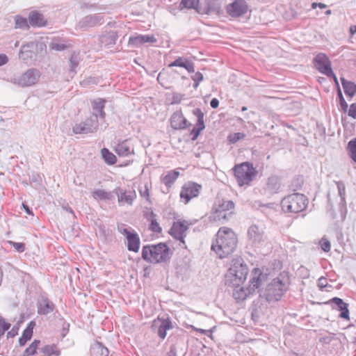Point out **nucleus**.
<instances>
[{"instance_id": "nucleus-1", "label": "nucleus", "mask_w": 356, "mask_h": 356, "mask_svg": "<svg viewBox=\"0 0 356 356\" xmlns=\"http://www.w3.org/2000/svg\"><path fill=\"white\" fill-rule=\"evenodd\" d=\"M237 245V237L230 228L222 227L216 234L211 244V250L219 258L223 259L234 252Z\"/></svg>"}, {"instance_id": "nucleus-2", "label": "nucleus", "mask_w": 356, "mask_h": 356, "mask_svg": "<svg viewBox=\"0 0 356 356\" xmlns=\"http://www.w3.org/2000/svg\"><path fill=\"white\" fill-rule=\"evenodd\" d=\"M249 270L241 257L233 259L229 268L225 275V284L227 286H240L245 281Z\"/></svg>"}, {"instance_id": "nucleus-3", "label": "nucleus", "mask_w": 356, "mask_h": 356, "mask_svg": "<svg viewBox=\"0 0 356 356\" xmlns=\"http://www.w3.org/2000/svg\"><path fill=\"white\" fill-rule=\"evenodd\" d=\"M170 249L165 243L146 245L143 247L141 257L150 264L165 263L170 259Z\"/></svg>"}, {"instance_id": "nucleus-4", "label": "nucleus", "mask_w": 356, "mask_h": 356, "mask_svg": "<svg viewBox=\"0 0 356 356\" xmlns=\"http://www.w3.org/2000/svg\"><path fill=\"white\" fill-rule=\"evenodd\" d=\"M289 285V278L280 274L267 285L263 298L268 302L278 301L287 291Z\"/></svg>"}, {"instance_id": "nucleus-5", "label": "nucleus", "mask_w": 356, "mask_h": 356, "mask_svg": "<svg viewBox=\"0 0 356 356\" xmlns=\"http://www.w3.org/2000/svg\"><path fill=\"white\" fill-rule=\"evenodd\" d=\"M307 204V197L298 193L290 194L281 201L282 209L286 213H298L304 211Z\"/></svg>"}, {"instance_id": "nucleus-6", "label": "nucleus", "mask_w": 356, "mask_h": 356, "mask_svg": "<svg viewBox=\"0 0 356 356\" xmlns=\"http://www.w3.org/2000/svg\"><path fill=\"white\" fill-rule=\"evenodd\" d=\"M234 176L240 186L249 184L257 173L253 165L247 162L236 165L234 168Z\"/></svg>"}, {"instance_id": "nucleus-7", "label": "nucleus", "mask_w": 356, "mask_h": 356, "mask_svg": "<svg viewBox=\"0 0 356 356\" xmlns=\"http://www.w3.org/2000/svg\"><path fill=\"white\" fill-rule=\"evenodd\" d=\"M41 76L39 70L30 68L20 75H15L10 79V81L19 87H30L36 84Z\"/></svg>"}, {"instance_id": "nucleus-8", "label": "nucleus", "mask_w": 356, "mask_h": 356, "mask_svg": "<svg viewBox=\"0 0 356 356\" xmlns=\"http://www.w3.org/2000/svg\"><path fill=\"white\" fill-rule=\"evenodd\" d=\"M118 230L125 236L127 250L130 252H138L140 245V239L138 234L131 227L123 228L118 226Z\"/></svg>"}, {"instance_id": "nucleus-9", "label": "nucleus", "mask_w": 356, "mask_h": 356, "mask_svg": "<svg viewBox=\"0 0 356 356\" xmlns=\"http://www.w3.org/2000/svg\"><path fill=\"white\" fill-rule=\"evenodd\" d=\"M99 126V120L96 118H88L85 120L76 122L72 127L74 134H88L97 131Z\"/></svg>"}, {"instance_id": "nucleus-10", "label": "nucleus", "mask_w": 356, "mask_h": 356, "mask_svg": "<svg viewBox=\"0 0 356 356\" xmlns=\"http://www.w3.org/2000/svg\"><path fill=\"white\" fill-rule=\"evenodd\" d=\"M37 48L38 44L34 42L23 44L19 53V59L26 64H32L37 56Z\"/></svg>"}, {"instance_id": "nucleus-11", "label": "nucleus", "mask_w": 356, "mask_h": 356, "mask_svg": "<svg viewBox=\"0 0 356 356\" xmlns=\"http://www.w3.org/2000/svg\"><path fill=\"white\" fill-rule=\"evenodd\" d=\"M202 186L195 182L186 183L180 192V197L184 200V203L188 204L190 200L199 195Z\"/></svg>"}, {"instance_id": "nucleus-12", "label": "nucleus", "mask_w": 356, "mask_h": 356, "mask_svg": "<svg viewBox=\"0 0 356 356\" xmlns=\"http://www.w3.org/2000/svg\"><path fill=\"white\" fill-rule=\"evenodd\" d=\"M314 65L319 72L327 76H334L331 62L324 54H318L314 58Z\"/></svg>"}, {"instance_id": "nucleus-13", "label": "nucleus", "mask_w": 356, "mask_h": 356, "mask_svg": "<svg viewBox=\"0 0 356 356\" xmlns=\"http://www.w3.org/2000/svg\"><path fill=\"white\" fill-rule=\"evenodd\" d=\"M248 6L245 0H235L227 6V13L232 17H239L248 11Z\"/></svg>"}, {"instance_id": "nucleus-14", "label": "nucleus", "mask_w": 356, "mask_h": 356, "mask_svg": "<svg viewBox=\"0 0 356 356\" xmlns=\"http://www.w3.org/2000/svg\"><path fill=\"white\" fill-rule=\"evenodd\" d=\"M152 327L154 329L158 328L157 334L159 337L161 339H164L166 337V332L172 330L173 328V325L172 321L168 317L166 318L158 317L156 319L154 320Z\"/></svg>"}, {"instance_id": "nucleus-15", "label": "nucleus", "mask_w": 356, "mask_h": 356, "mask_svg": "<svg viewBox=\"0 0 356 356\" xmlns=\"http://www.w3.org/2000/svg\"><path fill=\"white\" fill-rule=\"evenodd\" d=\"M193 114L197 117L196 124L191 131V139L195 140L200 136L201 131L205 129L204 121V114L199 108L193 109Z\"/></svg>"}, {"instance_id": "nucleus-16", "label": "nucleus", "mask_w": 356, "mask_h": 356, "mask_svg": "<svg viewBox=\"0 0 356 356\" xmlns=\"http://www.w3.org/2000/svg\"><path fill=\"white\" fill-rule=\"evenodd\" d=\"M91 106L92 109V116L90 118L104 120L106 118V113L104 111L106 99L103 98H97L91 100Z\"/></svg>"}, {"instance_id": "nucleus-17", "label": "nucleus", "mask_w": 356, "mask_h": 356, "mask_svg": "<svg viewBox=\"0 0 356 356\" xmlns=\"http://www.w3.org/2000/svg\"><path fill=\"white\" fill-rule=\"evenodd\" d=\"M248 237L254 244L264 242L266 239L263 228L257 225H252L248 228Z\"/></svg>"}, {"instance_id": "nucleus-18", "label": "nucleus", "mask_w": 356, "mask_h": 356, "mask_svg": "<svg viewBox=\"0 0 356 356\" xmlns=\"http://www.w3.org/2000/svg\"><path fill=\"white\" fill-rule=\"evenodd\" d=\"M188 226L183 222H175L171 227L169 234L175 239L179 241L181 243L185 244L184 238Z\"/></svg>"}, {"instance_id": "nucleus-19", "label": "nucleus", "mask_w": 356, "mask_h": 356, "mask_svg": "<svg viewBox=\"0 0 356 356\" xmlns=\"http://www.w3.org/2000/svg\"><path fill=\"white\" fill-rule=\"evenodd\" d=\"M265 278V275L259 268H254L251 273L250 284L248 286L249 292L254 293L256 289H259Z\"/></svg>"}, {"instance_id": "nucleus-20", "label": "nucleus", "mask_w": 356, "mask_h": 356, "mask_svg": "<svg viewBox=\"0 0 356 356\" xmlns=\"http://www.w3.org/2000/svg\"><path fill=\"white\" fill-rule=\"evenodd\" d=\"M170 124L173 129H185L191 123L184 118L181 111H177L170 117Z\"/></svg>"}, {"instance_id": "nucleus-21", "label": "nucleus", "mask_w": 356, "mask_h": 356, "mask_svg": "<svg viewBox=\"0 0 356 356\" xmlns=\"http://www.w3.org/2000/svg\"><path fill=\"white\" fill-rule=\"evenodd\" d=\"M157 39L154 35H141L138 34L134 36H130L128 41V45L134 47H139L145 43H155Z\"/></svg>"}, {"instance_id": "nucleus-22", "label": "nucleus", "mask_w": 356, "mask_h": 356, "mask_svg": "<svg viewBox=\"0 0 356 356\" xmlns=\"http://www.w3.org/2000/svg\"><path fill=\"white\" fill-rule=\"evenodd\" d=\"M114 194L118 195L119 203L127 204L129 205H132L134 200L136 198L135 191H127L120 187L114 189Z\"/></svg>"}, {"instance_id": "nucleus-23", "label": "nucleus", "mask_w": 356, "mask_h": 356, "mask_svg": "<svg viewBox=\"0 0 356 356\" xmlns=\"http://www.w3.org/2000/svg\"><path fill=\"white\" fill-rule=\"evenodd\" d=\"M115 153L122 157H127L134 154V148L130 140L120 141L115 148Z\"/></svg>"}, {"instance_id": "nucleus-24", "label": "nucleus", "mask_w": 356, "mask_h": 356, "mask_svg": "<svg viewBox=\"0 0 356 356\" xmlns=\"http://www.w3.org/2000/svg\"><path fill=\"white\" fill-rule=\"evenodd\" d=\"M234 207V204L231 200L223 201L222 204L218 205V207L216 210V216L215 219L218 218L220 220L221 218L227 219V216L230 215L232 212V210Z\"/></svg>"}, {"instance_id": "nucleus-25", "label": "nucleus", "mask_w": 356, "mask_h": 356, "mask_svg": "<svg viewBox=\"0 0 356 356\" xmlns=\"http://www.w3.org/2000/svg\"><path fill=\"white\" fill-rule=\"evenodd\" d=\"M104 23V17L101 14L88 15L84 17L79 22L80 26L93 27Z\"/></svg>"}, {"instance_id": "nucleus-26", "label": "nucleus", "mask_w": 356, "mask_h": 356, "mask_svg": "<svg viewBox=\"0 0 356 356\" xmlns=\"http://www.w3.org/2000/svg\"><path fill=\"white\" fill-rule=\"evenodd\" d=\"M29 23L33 27H42L47 25L44 15L38 10L31 11L28 16Z\"/></svg>"}, {"instance_id": "nucleus-27", "label": "nucleus", "mask_w": 356, "mask_h": 356, "mask_svg": "<svg viewBox=\"0 0 356 356\" xmlns=\"http://www.w3.org/2000/svg\"><path fill=\"white\" fill-rule=\"evenodd\" d=\"M38 312H53L55 305L45 295H40L37 300Z\"/></svg>"}, {"instance_id": "nucleus-28", "label": "nucleus", "mask_w": 356, "mask_h": 356, "mask_svg": "<svg viewBox=\"0 0 356 356\" xmlns=\"http://www.w3.org/2000/svg\"><path fill=\"white\" fill-rule=\"evenodd\" d=\"M330 309L337 310L338 312H349L348 305L341 298L335 297L323 303Z\"/></svg>"}, {"instance_id": "nucleus-29", "label": "nucleus", "mask_w": 356, "mask_h": 356, "mask_svg": "<svg viewBox=\"0 0 356 356\" xmlns=\"http://www.w3.org/2000/svg\"><path fill=\"white\" fill-rule=\"evenodd\" d=\"M280 186L279 177L276 175H272L268 178L265 191L269 194H275L278 193Z\"/></svg>"}, {"instance_id": "nucleus-30", "label": "nucleus", "mask_w": 356, "mask_h": 356, "mask_svg": "<svg viewBox=\"0 0 356 356\" xmlns=\"http://www.w3.org/2000/svg\"><path fill=\"white\" fill-rule=\"evenodd\" d=\"M179 176V172L177 170H172L167 172L165 175L161 177V181L165 184L167 188V192L171 188L172 184Z\"/></svg>"}, {"instance_id": "nucleus-31", "label": "nucleus", "mask_w": 356, "mask_h": 356, "mask_svg": "<svg viewBox=\"0 0 356 356\" xmlns=\"http://www.w3.org/2000/svg\"><path fill=\"white\" fill-rule=\"evenodd\" d=\"M168 66L170 67H184L190 73L195 72L194 64L191 61L188 60L187 58H185L184 57H178L173 62L170 63Z\"/></svg>"}, {"instance_id": "nucleus-32", "label": "nucleus", "mask_w": 356, "mask_h": 356, "mask_svg": "<svg viewBox=\"0 0 356 356\" xmlns=\"http://www.w3.org/2000/svg\"><path fill=\"white\" fill-rule=\"evenodd\" d=\"M90 353L92 356H108L109 351L102 343L97 341L91 346Z\"/></svg>"}, {"instance_id": "nucleus-33", "label": "nucleus", "mask_w": 356, "mask_h": 356, "mask_svg": "<svg viewBox=\"0 0 356 356\" xmlns=\"http://www.w3.org/2000/svg\"><path fill=\"white\" fill-rule=\"evenodd\" d=\"M233 289V297L238 301H242L246 299V298L252 294V292H249L248 287L244 288L243 286H232Z\"/></svg>"}, {"instance_id": "nucleus-34", "label": "nucleus", "mask_w": 356, "mask_h": 356, "mask_svg": "<svg viewBox=\"0 0 356 356\" xmlns=\"http://www.w3.org/2000/svg\"><path fill=\"white\" fill-rule=\"evenodd\" d=\"M92 196L97 200H111L114 198V190L107 192L104 190L96 189L92 193Z\"/></svg>"}, {"instance_id": "nucleus-35", "label": "nucleus", "mask_w": 356, "mask_h": 356, "mask_svg": "<svg viewBox=\"0 0 356 356\" xmlns=\"http://www.w3.org/2000/svg\"><path fill=\"white\" fill-rule=\"evenodd\" d=\"M340 80L345 94L350 97H353L356 94V84L347 81L344 77H341Z\"/></svg>"}, {"instance_id": "nucleus-36", "label": "nucleus", "mask_w": 356, "mask_h": 356, "mask_svg": "<svg viewBox=\"0 0 356 356\" xmlns=\"http://www.w3.org/2000/svg\"><path fill=\"white\" fill-rule=\"evenodd\" d=\"M147 220L150 221L149 229L152 232L155 233H161L162 232V229L156 219V214L153 211H151Z\"/></svg>"}, {"instance_id": "nucleus-37", "label": "nucleus", "mask_w": 356, "mask_h": 356, "mask_svg": "<svg viewBox=\"0 0 356 356\" xmlns=\"http://www.w3.org/2000/svg\"><path fill=\"white\" fill-rule=\"evenodd\" d=\"M102 155L104 161L108 165H113L117 162L115 155L110 152L107 148H103L102 149Z\"/></svg>"}, {"instance_id": "nucleus-38", "label": "nucleus", "mask_w": 356, "mask_h": 356, "mask_svg": "<svg viewBox=\"0 0 356 356\" xmlns=\"http://www.w3.org/2000/svg\"><path fill=\"white\" fill-rule=\"evenodd\" d=\"M41 352L45 356H58L60 351L58 350L56 345H47L41 348Z\"/></svg>"}, {"instance_id": "nucleus-39", "label": "nucleus", "mask_w": 356, "mask_h": 356, "mask_svg": "<svg viewBox=\"0 0 356 356\" xmlns=\"http://www.w3.org/2000/svg\"><path fill=\"white\" fill-rule=\"evenodd\" d=\"M81 61V56L79 53L73 52L70 58V70L71 72H76V68L78 67Z\"/></svg>"}, {"instance_id": "nucleus-40", "label": "nucleus", "mask_w": 356, "mask_h": 356, "mask_svg": "<svg viewBox=\"0 0 356 356\" xmlns=\"http://www.w3.org/2000/svg\"><path fill=\"white\" fill-rule=\"evenodd\" d=\"M335 184L337 185L339 195L341 198V203L342 204H346V187L345 184L342 181H335Z\"/></svg>"}, {"instance_id": "nucleus-41", "label": "nucleus", "mask_w": 356, "mask_h": 356, "mask_svg": "<svg viewBox=\"0 0 356 356\" xmlns=\"http://www.w3.org/2000/svg\"><path fill=\"white\" fill-rule=\"evenodd\" d=\"M347 149L349 152L350 157L356 163V138L348 142Z\"/></svg>"}, {"instance_id": "nucleus-42", "label": "nucleus", "mask_w": 356, "mask_h": 356, "mask_svg": "<svg viewBox=\"0 0 356 356\" xmlns=\"http://www.w3.org/2000/svg\"><path fill=\"white\" fill-rule=\"evenodd\" d=\"M199 4V0H181L179 6L181 8H194L197 9Z\"/></svg>"}, {"instance_id": "nucleus-43", "label": "nucleus", "mask_w": 356, "mask_h": 356, "mask_svg": "<svg viewBox=\"0 0 356 356\" xmlns=\"http://www.w3.org/2000/svg\"><path fill=\"white\" fill-rule=\"evenodd\" d=\"M40 341L39 340H34L28 348H26L24 351V355H33L36 353V350L40 344Z\"/></svg>"}, {"instance_id": "nucleus-44", "label": "nucleus", "mask_w": 356, "mask_h": 356, "mask_svg": "<svg viewBox=\"0 0 356 356\" xmlns=\"http://www.w3.org/2000/svg\"><path fill=\"white\" fill-rule=\"evenodd\" d=\"M15 28L27 29L29 28V20L21 16L15 17Z\"/></svg>"}, {"instance_id": "nucleus-45", "label": "nucleus", "mask_w": 356, "mask_h": 356, "mask_svg": "<svg viewBox=\"0 0 356 356\" xmlns=\"http://www.w3.org/2000/svg\"><path fill=\"white\" fill-rule=\"evenodd\" d=\"M241 313H229V315L227 317L230 319L232 322H233V325L234 323L237 324H244L245 320L243 318L240 316Z\"/></svg>"}, {"instance_id": "nucleus-46", "label": "nucleus", "mask_w": 356, "mask_h": 356, "mask_svg": "<svg viewBox=\"0 0 356 356\" xmlns=\"http://www.w3.org/2000/svg\"><path fill=\"white\" fill-rule=\"evenodd\" d=\"M191 78L193 81V88L197 89L200 83L203 81L204 76L201 72H197L193 75H192Z\"/></svg>"}, {"instance_id": "nucleus-47", "label": "nucleus", "mask_w": 356, "mask_h": 356, "mask_svg": "<svg viewBox=\"0 0 356 356\" xmlns=\"http://www.w3.org/2000/svg\"><path fill=\"white\" fill-rule=\"evenodd\" d=\"M337 97L339 100V104H340L341 111L344 113H346L348 111V105L343 98L341 88H339V90H337Z\"/></svg>"}, {"instance_id": "nucleus-48", "label": "nucleus", "mask_w": 356, "mask_h": 356, "mask_svg": "<svg viewBox=\"0 0 356 356\" xmlns=\"http://www.w3.org/2000/svg\"><path fill=\"white\" fill-rule=\"evenodd\" d=\"M32 334H31V332L29 330H24L23 331L22 335L19 339V343L21 346H23L26 344L27 341L30 340L32 337Z\"/></svg>"}, {"instance_id": "nucleus-49", "label": "nucleus", "mask_w": 356, "mask_h": 356, "mask_svg": "<svg viewBox=\"0 0 356 356\" xmlns=\"http://www.w3.org/2000/svg\"><path fill=\"white\" fill-rule=\"evenodd\" d=\"M118 38L117 33H112L108 35H106L104 38V42H106L107 45H113L116 43V41Z\"/></svg>"}, {"instance_id": "nucleus-50", "label": "nucleus", "mask_w": 356, "mask_h": 356, "mask_svg": "<svg viewBox=\"0 0 356 356\" xmlns=\"http://www.w3.org/2000/svg\"><path fill=\"white\" fill-rule=\"evenodd\" d=\"M245 137V134L241 133V132H238V133H234L232 135H229L228 138H229V140L231 143H235L237 141H238V140H240L241 139H243Z\"/></svg>"}, {"instance_id": "nucleus-51", "label": "nucleus", "mask_w": 356, "mask_h": 356, "mask_svg": "<svg viewBox=\"0 0 356 356\" xmlns=\"http://www.w3.org/2000/svg\"><path fill=\"white\" fill-rule=\"evenodd\" d=\"M184 95L177 93V92H173L172 94V98H171V104H179L181 100L184 99Z\"/></svg>"}, {"instance_id": "nucleus-52", "label": "nucleus", "mask_w": 356, "mask_h": 356, "mask_svg": "<svg viewBox=\"0 0 356 356\" xmlns=\"http://www.w3.org/2000/svg\"><path fill=\"white\" fill-rule=\"evenodd\" d=\"M8 243L19 252H23L25 250V245L23 243L8 241Z\"/></svg>"}, {"instance_id": "nucleus-53", "label": "nucleus", "mask_w": 356, "mask_h": 356, "mask_svg": "<svg viewBox=\"0 0 356 356\" xmlns=\"http://www.w3.org/2000/svg\"><path fill=\"white\" fill-rule=\"evenodd\" d=\"M321 249L325 252H328L331 249V244L329 241L325 238H322L320 241Z\"/></svg>"}, {"instance_id": "nucleus-54", "label": "nucleus", "mask_w": 356, "mask_h": 356, "mask_svg": "<svg viewBox=\"0 0 356 356\" xmlns=\"http://www.w3.org/2000/svg\"><path fill=\"white\" fill-rule=\"evenodd\" d=\"M347 111L350 117L356 119V103L351 104Z\"/></svg>"}, {"instance_id": "nucleus-55", "label": "nucleus", "mask_w": 356, "mask_h": 356, "mask_svg": "<svg viewBox=\"0 0 356 356\" xmlns=\"http://www.w3.org/2000/svg\"><path fill=\"white\" fill-rule=\"evenodd\" d=\"M62 326H63L62 337H65L69 332L70 323H67V322H63Z\"/></svg>"}, {"instance_id": "nucleus-56", "label": "nucleus", "mask_w": 356, "mask_h": 356, "mask_svg": "<svg viewBox=\"0 0 356 356\" xmlns=\"http://www.w3.org/2000/svg\"><path fill=\"white\" fill-rule=\"evenodd\" d=\"M197 331L202 334H204L207 335L208 337H209L211 339L213 338L212 330L197 329Z\"/></svg>"}, {"instance_id": "nucleus-57", "label": "nucleus", "mask_w": 356, "mask_h": 356, "mask_svg": "<svg viewBox=\"0 0 356 356\" xmlns=\"http://www.w3.org/2000/svg\"><path fill=\"white\" fill-rule=\"evenodd\" d=\"M8 62V58L6 54H0V66L6 64Z\"/></svg>"}, {"instance_id": "nucleus-58", "label": "nucleus", "mask_w": 356, "mask_h": 356, "mask_svg": "<svg viewBox=\"0 0 356 356\" xmlns=\"http://www.w3.org/2000/svg\"><path fill=\"white\" fill-rule=\"evenodd\" d=\"M317 7L320 8L321 9H323V8H325L327 7V6L323 3H316V2H314L312 3V9H315Z\"/></svg>"}, {"instance_id": "nucleus-59", "label": "nucleus", "mask_w": 356, "mask_h": 356, "mask_svg": "<svg viewBox=\"0 0 356 356\" xmlns=\"http://www.w3.org/2000/svg\"><path fill=\"white\" fill-rule=\"evenodd\" d=\"M140 193L142 197H147V199H148V197L149 196V189H148L147 185H145L144 191H140Z\"/></svg>"}, {"instance_id": "nucleus-60", "label": "nucleus", "mask_w": 356, "mask_h": 356, "mask_svg": "<svg viewBox=\"0 0 356 356\" xmlns=\"http://www.w3.org/2000/svg\"><path fill=\"white\" fill-rule=\"evenodd\" d=\"M219 105V101L217 98H213L210 102V106L213 108H218Z\"/></svg>"}, {"instance_id": "nucleus-61", "label": "nucleus", "mask_w": 356, "mask_h": 356, "mask_svg": "<svg viewBox=\"0 0 356 356\" xmlns=\"http://www.w3.org/2000/svg\"><path fill=\"white\" fill-rule=\"evenodd\" d=\"M65 47H66L65 45L63 44H53V49L58 50V51L63 50L65 49Z\"/></svg>"}, {"instance_id": "nucleus-62", "label": "nucleus", "mask_w": 356, "mask_h": 356, "mask_svg": "<svg viewBox=\"0 0 356 356\" xmlns=\"http://www.w3.org/2000/svg\"><path fill=\"white\" fill-rule=\"evenodd\" d=\"M22 207L27 214L33 216L32 210L29 208V207L27 204L22 203Z\"/></svg>"}, {"instance_id": "nucleus-63", "label": "nucleus", "mask_w": 356, "mask_h": 356, "mask_svg": "<svg viewBox=\"0 0 356 356\" xmlns=\"http://www.w3.org/2000/svg\"><path fill=\"white\" fill-rule=\"evenodd\" d=\"M35 321H31V322L28 324V325H27V327H26V328L25 330H30V332H31V334H33V328H34V327H35Z\"/></svg>"}, {"instance_id": "nucleus-64", "label": "nucleus", "mask_w": 356, "mask_h": 356, "mask_svg": "<svg viewBox=\"0 0 356 356\" xmlns=\"http://www.w3.org/2000/svg\"><path fill=\"white\" fill-rule=\"evenodd\" d=\"M168 356H177L176 350L174 346H171L170 350L168 352Z\"/></svg>"}]
</instances>
